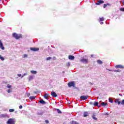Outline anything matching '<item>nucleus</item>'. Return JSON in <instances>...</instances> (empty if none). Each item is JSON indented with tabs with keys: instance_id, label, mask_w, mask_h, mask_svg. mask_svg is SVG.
<instances>
[{
	"instance_id": "obj_16",
	"label": "nucleus",
	"mask_w": 124,
	"mask_h": 124,
	"mask_svg": "<svg viewBox=\"0 0 124 124\" xmlns=\"http://www.w3.org/2000/svg\"><path fill=\"white\" fill-rule=\"evenodd\" d=\"M97 62L98 63V64H102V63H103V62H102L101 60H97Z\"/></svg>"
},
{
	"instance_id": "obj_50",
	"label": "nucleus",
	"mask_w": 124,
	"mask_h": 124,
	"mask_svg": "<svg viewBox=\"0 0 124 124\" xmlns=\"http://www.w3.org/2000/svg\"><path fill=\"white\" fill-rule=\"evenodd\" d=\"M109 71H111V70H109Z\"/></svg>"
},
{
	"instance_id": "obj_14",
	"label": "nucleus",
	"mask_w": 124,
	"mask_h": 124,
	"mask_svg": "<svg viewBox=\"0 0 124 124\" xmlns=\"http://www.w3.org/2000/svg\"><path fill=\"white\" fill-rule=\"evenodd\" d=\"M7 116L6 114H2L0 115V118H5Z\"/></svg>"
},
{
	"instance_id": "obj_22",
	"label": "nucleus",
	"mask_w": 124,
	"mask_h": 124,
	"mask_svg": "<svg viewBox=\"0 0 124 124\" xmlns=\"http://www.w3.org/2000/svg\"><path fill=\"white\" fill-rule=\"evenodd\" d=\"M50 60H52V57H49L46 58V61H50Z\"/></svg>"
},
{
	"instance_id": "obj_12",
	"label": "nucleus",
	"mask_w": 124,
	"mask_h": 124,
	"mask_svg": "<svg viewBox=\"0 0 124 124\" xmlns=\"http://www.w3.org/2000/svg\"><path fill=\"white\" fill-rule=\"evenodd\" d=\"M101 105L103 107H105V106H107V103H104V102H102L101 103Z\"/></svg>"
},
{
	"instance_id": "obj_13",
	"label": "nucleus",
	"mask_w": 124,
	"mask_h": 124,
	"mask_svg": "<svg viewBox=\"0 0 124 124\" xmlns=\"http://www.w3.org/2000/svg\"><path fill=\"white\" fill-rule=\"evenodd\" d=\"M40 103L41 104H46V102L43 99L39 101Z\"/></svg>"
},
{
	"instance_id": "obj_1",
	"label": "nucleus",
	"mask_w": 124,
	"mask_h": 124,
	"mask_svg": "<svg viewBox=\"0 0 124 124\" xmlns=\"http://www.w3.org/2000/svg\"><path fill=\"white\" fill-rule=\"evenodd\" d=\"M13 36L15 37L16 39H19V38H21V37H22V34L14 33L13 34Z\"/></svg>"
},
{
	"instance_id": "obj_4",
	"label": "nucleus",
	"mask_w": 124,
	"mask_h": 124,
	"mask_svg": "<svg viewBox=\"0 0 124 124\" xmlns=\"http://www.w3.org/2000/svg\"><path fill=\"white\" fill-rule=\"evenodd\" d=\"M88 97H89V96L87 95H82L80 97V98L82 100H86V99H88Z\"/></svg>"
},
{
	"instance_id": "obj_38",
	"label": "nucleus",
	"mask_w": 124,
	"mask_h": 124,
	"mask_svg": "<svg viewBox=\"0 0 124 124\" xmlns=\"http://www.w3.org/2000/svg\"><path fill=\"white\" fill-rule=\"evenodd\" d=\"M114 72H120V70H114Z\"/></svg>"
},
{
	"instance_id": "obj_48",
	"label": "nucleus",
	"mask_w": 124,
	"mask_h": 124,
	"mask_svg": "<svg viewBox=\"0 0 124 124\" xmlns=\"http://www.w3.org/2000/svg\"><path fill=\"white\" fill-rule=\"evenodd\" d=\"M91 57H93V55H91Z\"/></svg>"
},
{
	"instance_id": "obj_44",
	"label": "nucleus",
	"mask_w": 124,
	"mask_h": 124,
	"mask_svg": "<svg viewBox=\"0 0 124 124\" xmlns=\"http://www.w3.org/2000/svg\"><path fill=\"white\" fill-rule=\"evenodd\" d=\"M53 60H57V59H56V57H53Z\"/></svg>"
},
{
	"instance_id": "obj_2",
	"label": "nucleus",
	"mask_w": 124,
	"mask_h": 124,
	"mask_svg": "<svg viewBox=\"0 0 124 124\" xmlns=\"http://www.w3.org/2000/svg\"><path fill=\"white\" fill-rule=\"evenodd\" d=\"M7 124H15V121L14 119L10 118L7 122Z\"/></svg>"
},
{
	"instance_id": "obj_24",
	"label": "nucleus",
	"mask_w": 124,
	"mask_h": 124,
	"mask_svg": "<svg viewBox=\"0 0 124 124\" xmlns=\"http://www.w3.org/2000/svg\"><path fill=\"white\" fill-rule=\"evenodd\" d=\"M108 101L109 102H110L111 103H113V102H114V101H113V100H112L111 98H109L108 99Z\"/></svg>"
},
{
	"instance_id": "obj_39",
	"label": "nucleus",
	"mask_w": 124,
	"mask_h": 124,
	"mask_svg": "<svg viewBox=\"0 0 124 124\" xmlns=\"http://www.w3.org/2000/svg\"><path fill=\"white\" fill-rule=\"evenodd\" d=\"M45 123H46V124H49V121H48V120H46V121H45Z\"/></svg>"
},
{
	"instance_id": "obj_7",
	"label": "nucleus",
	"mask_w": 124,
	"mask_h": 124,
	"mask_svg": "<svg viewBox=\"0 0 124 124\" xmlns=\"http://www.w3.org/2000/svg\"><path fill=\"white\" fill-rule=\"evenodd\" d=\"M102 3H104V1L103 0H99L97 3H96V5H100V4H102Z\"/></svg>"
},
{
	"instance_id": "obj_10",
	"label": "nucleus",
	"mask_w": 124,
	"mask_h": 124,
	"mask_svg": "<svg viewBox=\"0 0 124 124\" xmlns=\"http://www.w3.org/2000/svg\"><path fill=\"white\" fill-rule=\"evenodd\" d=\"M115 68H124V66L122 65H117L115 66Z\"/></svg>"
},
{
	"instance_id": "obj_11",
	"label": "nucleus",
	"mask_w": 124,
	"mask_h": 124,
	"mask_svg": "<svg viewBox=\"0 0 124 124\" xmlns=\"http://www.w3.org/2000/svg\"><path fill=\"white\" fill-rule=\"evenodd\" d=\"M33 79V76H29V77H28V80H29V81H31Z\"/></svg>"
},
{
	"instance_id": "obj_18",
	"label": "nucleus",
	"mask_w": 124,
	"mask_h": 124,
	"mask_svg": "<svg viewBox=\"0 0 124 124\" xmlns=\"http://www.w3.org/2000/svg\"><path fill=\"white\" fill-rule=\"evenodd\" d=\"M89 116V113L88 112H85L84 113V117H88Z\"/></svg>"
},
{
	"instance_id": "obj_49",
	"label": "nucleus",
	"mask_w": 124,
	"mask_h": 124,
	"mask_svg": "<svg viewBox=\"0 0 124 124\" xmlns=\"http://www.w3.org/2000/svg\"><path fill=\"white\" fill-rule=\"evenodd\" d=\"M123 4L124 5V1H123Z\"/></svg>"
},
{
	"instance_id": "obj_19",
	"label": "nucleus",
	"mask_w": 124,
	"mask_h": 124,
	"mask_svg": "<svg viewBox=\"0 0 124 124\" xmlns=\"http://www.w3.org/2000/svg\"><path fill=\"white\" fill-rule=\"evenodd\" d=\"M29 56L28 54H24L23 56H22L23 59H26V58H28Z\"/></svg>"
},
{
	"instance_id": "obj_31",
	"label": "nucleus",
	"mask_w": 124,
	"mask_h": 124,
	"mask_svg": "<svg viewBox=\"0 0 124 124\" xmlns=\"http://www.w3.org/2000/svg\"><path fill=\"white\" fill-rule=\"evenodd\" d=\"M11 92H12V91L10 89H9L7 90V92L8 93H11Z\"/></svg>"
},
{
	"instance_id": "obj_46",
	"label": "nucleus",
	"mask_w": 124,
	"mask_h": 124,
	"mask_svg": "<svg viewBox=\"0 0 124 124\" xmlns=\"http://www.w3.org/2000/svg\"><path fill=\"white\" fill-rule=\"evenodd\" d=\"M94 116H95V113H93V116L94 117Z\"/></svg>"
},
{
	"instance_id": "obj_29",
	"label": "nucleus",
	"mask_w": 124,
	"mask_h": 124,
	"mask_svg": "<svg viewBox=\"0 0 124 124\" xmlns=\"http://www.w3.org/2000/svg\"><path fill=\"white\" fill-rule=\"evenodd\" d=\"M72 124H78V123L76 121H72Z\"/></svg>"
},
{
	"instance_id": "obj_30",
	"label": "nucleus",
	"mask_w": 124,
	"mask_h": 124,
	"mask_svg": "<svg viewBox=\"0 0 124 124\" xmlns=\"http://www.w3.org/2000/svg\"><path fill=\"white\" fill-rule=\"evenodd\" d=\"M7 88L8 89H11V85H10V84H8L7 86Z\"/></svg>"
},
{
	"instance_id": "obj_20",
	"label": "nucleus",
	"mask_w": 124,
	"mask_h": 124,
	"mask_svg": "<svg viewBox=\"0 0 124 124\" xmlns=\"http://www.w3.org/2000/svg\"><path fill=\"white\" fill-rule=\"evenodd\" d=\"M108 5H110V4L107 3V4H104V8H106Z\"/></svg>"
},
{
	"instance_id": "obj_51",
	"label": "nucleus",
	"mask_w": 124,
	"mask_h": 124,
	"mask_svg": "<svg viewBox=\"0 0 124 124\" xmlns=\"http://www.w3.org/2000/svg\"><path fill=\"white\" fill-rule=\"evenodd\" d=\"M119 95H122L121 94H119Z\"/></svg>"
},
{
	"instance_id": "obj_28",
	"label": "nucleus",
	"mask_w": 124,
	"mask_h": 124,
	"mask_svg": "<svg viewBox=\"0 0 124 124\" xmlns=\"http://www.w3.org/2000/svg\"><path fill=\"white\" fill-rule=\"evenodd\" d=\"M0 60L1 61H4V58L2 57L1 55H0Z\"/></svg>"
},
{
	"instance_id": "obj_41",
	"label": "nucleus",
	"mask_w": 124,
	"mask_h": 124,
	"mask_svg": "<svg viewBox=\"0 0 124 124\" xmlns=\"http://www.w3.org/2000/svg\"><path fill=\"white\" fill-rule=\"evenodd\" d=\"M93 120H96L97 119L96 117H95L94 116H93Z\"/></svg>"
},
{
	"instance_id": "obj_23",
	"label": "nucleus",
	"mask_w": 124,
	"mask_h": 124,
	"mask_svg": "<svg viewBox=\"0 0 124 124\" xmlns=\"http://www.w3.org/2000/svg\"><path fill=\"white\" fill-rule=\"evenodd\" d=\"M56 110L59 114H62V111L61 110L59 109H56Z\"/></svg>"
},
{
	"instance_id": "obj_52",
	"label": "nucleus",
	"mask_w": 124,
	"mask_h": 124,
	"mask_svg": "<svg viewBox=\"0 0 124 124\" xmlns=\"http://www.w3.org/2000/svg\"><path fill=\"white\" fill-rule=\"evenodd\" d=\"M1 0H0V1Z\"/></svg>"
},
{
	"instance_id": "obj_33",
	"label": "nucleus",
	"mask_w": 124,
	"mask_h": 124,
	"mask_svg": "<svg viewBox=\"0 0 124 124\" xmlns=\"http://www.w3.org/2000/svg\"><path fill=\"white\" fill-rule=\"evenodd\" d=\"M121 105H124V99L122 100V101L121 102Z\"/></svg>"
},
{
	"instance_id": "obj_17",
	"label": "nucleus",
	"mask_w": 124,
	"mask_h": 124,
	"mask_svg": "<svg viewBox=\"0 0 124 124\" xmlns=\"http://www.w3.org/2000/svg\"><path fill=\"white\" fill-rule=\"evenodd\" d=\"M31 73L32 74H36L37 73V71L32 70L31 71Z\"/></svg>"
},
{
	"instance_id": "obj_9",
	"label": "nucleus",
	"mask_w": 124,
	"mask_h": 124,
	"mask_svg": "<svg viewBox=\"0 0 124 124\" xmlns=\"http://www.w3.org/2000/svg\"><path fill=\"white\" fill-rule=\"evenodd\" d=\"M68 58H69V59L71 60V61H73L75 59V57H74V56H72V55H69Z\"/></svg>"
},
{
	"instance_id": "obj_36",
	"label": "nucleus",
	"mask_w": 124,
	"mask_h": 124,
	"mask_svg": "<svg viewBox=\"0 0 124 124\" xmlns=\"http://www.w3.org/2000/svg\"><path fill=\"white\" fill-rule=\"evenodd\" d=\"M17 76H18V77H22V74H17Z\"/></svg>"
},
{
	"instance_id": "obj_40",
	"label": "nucleus",
	"mask_w": 124,
	"mask_h": 124,
	"mask_svg": "<svg viewBox=\"0 0 124 124\" xmlns=\"http://www.w3.org/2000/svg\"><path fill=\"white\" fill-rule=\"evenodd\" d=\"M19 109H22V108H23V106H19Z\"/></svg>"
},
{
	"instance_id": "obj_26",
	"label": "nucleus",
	"mask_w": 124,
	"mask_h": 124,
	"mask_svg": "<svg viewBox=\"0 0 124 124\" xmlns=\"http://www.w3.org/2000/svg\"><path fill=\"white\" fill-rule=\"evenodd\" d=\"M35 98V96H31L30 97V99H34Z\"/></svg>"
},
{
	"instance_id": "obj_21",
	"label": "nucleus",
	"mask_w": 124,
	"mask_h": 124,
	"mask_svg": "<svg viewBox=\"0 0 124 124\" xmlns=\"http://www.w3.org/2000/svg\"><path fill=\"white\" fill-rule=\"evenodd\" d=\"M93 105H94V106H98V102H95L93 103Z\"/></svg>"
},
{
	"instance_id": "obj_47",
	"label": "nucleus",
	"mask_w": 124,
	"mask_h": 124,
	"mask_svg": "<svg viewBox=\"0 0 124 124\" xmlns=\"http://www.w3.org/2000/svg\"><path fill=\"white\" fill-rule=\"evenodd\" d=\"M105 115H108V114L107 113H106Z\"/></svg>"
},
{
	"instance_id": "obj_37",
	"label": "nucleus",
	"mask_w": 124,
	"mask_h": 124,
	"mask_svg": "<svg viewBox=\"0 0 124 124\" xmlns=\"http://www.w3.org/2000/svg\"><path fill=\"white\" fill-rule=\"evenodd\" d=\"M120 10L121 11H124V8H121V9H120Z\"/></svg>"
},
{
	"instance_id": "obj_45",
	"label": "nucleus",
	"mask_w": 124,
	"mask_h": 124,
	"mask_svg": "<svg viewBox=\"0 0 124 124\" xmlns=\"http://www.w3.org/2000/svg\"><path fill=\"white\" fill-rule=\"evenodd\" d=\"M100 24H101V25H102V24H103V22H101L100 23Z\"/></svg>"
},
{
	"instance_id": "obj_35",
	"label": "nucleus",
	"mask_w": 124,
	"mask_h": 124,
	"mask_svg": "<svg viewBox=\"0 0 124 124\" xmlns=\"http://www.w3.org/2000/svg\"><path fill=\"white\" fill-rule=\"evenodd\" d=\"M119 100H120V99H117L115 101V103H118V102H119Z\"/></svg>"
},
{
	"instance_id": "obj_8",
	"label": "nucleus",
	"mask_w": 124,
	"mask_h": 124,
	"mask_svg": "<svg viewBox=\"0 0 124 124\" xmlns=\"http://www.w3.org/2000/svg\"><path fill=\"white\" fill-rule=\"evenodd\" d=\"M51 95L52 96H53V97H57L58 96V95L55 92H51Z\"/></svg>"
},
{
	"instance_id": "obj_34",
	"label": "nucleus",
	"mask_w": 124,
	"mask_h": 124,
	"mask_svg": "<svg viewBox=\"0 0 124 124\" xmlns=\"http://www.w3.org/2000/svg\"><path fill=\"white\" fill-rule=\"evenodd\" d=\"M69 65H70V63H69V62H68L66 63V66L69 67Z\"/></svg>"
},
{
	"instance_id": "obj_3",
	"label": "nucleus",
	"mask_w": 124,
	"mask_h": 124,
	"mask_svg": "<svg viewBox=\"0 0 124 124\" xmlns=\"http://www.w3.org/2000/svg\"><path fill=\"white\" fill-rule=\"evenodd\" d=\"M80 62H82L83 63H88V62H89V61L88 60V59H82L80 60Z\"/></svg>"
},
{
	"instance_id": "obj_15",
	"label": "nucleus",
	"mask_w": 124,
	"mask_h": 124,
	"mask_svg": "<svg viewBox=\"0 0 124 124\" xmlns=\"http://www.w3.org/2000/svg\"><path fill=\"white\" fill-rule=\"evenodd\" d=\"M49 96V94L48 93H46L44 95V98L46 99H48V97Z\"/></svg>"
},
{
	"instance_id": "obj_42",
	"label": "nucleus",
	"mask_w": 124,
	"mask_h": 124,
	"mask_svg": "<svg viewBox=\"0 0 124 124\" xmlns=\"http://www.w3.org/2000/svg\"><path fill=\"white\" fill-rule=\"evenodd\" d=\"M117 103L118 105H120V104H121V101H118Z\"/></svg>"
},
{
	"instance_id": "obj_5",
	"label": "nucleus",
	"mask_w": 124,
	"mask_h": 124,
	"mask_svg": "<svg viewBox=\"0 0 124 124\" xmlns=\"http://www.w3.org/2000/svg\"><path fill=\"white\" fill-rule=\"evenodd\" d=\"M75 85V84L74 83V82H69V83H68V86L70 88L71 87H74Z\"/></svg>"
},
{
	"instance_id": "obj_43",
	"label": "nucleus",
	"mask_w": 124,
	"mask_h": 124,
	"mask_svg": "<svg viewBox=\"0 0 124 124\" xmlns=\"http://www.w3.org/2000/svg\"><path fill=\"white\" fill-rule=\"evenodd\" d=\"M90 104H91V105H93V103L92 102H91L90 103Z\"/></svg>"
},
{
	"instance_id": "obj_32",
	"label": "nucleus",
	"mask_w": 124,
	"mask_h": 124,
	"mask_svg": "<svg viewBox=\"0 0 124 124\" xmlns=\"http://www.w3.org/2000/svg\"><path fill=\"white\" fill-rule=\"evenodd\" d=\"M100 21H104V17L100 18Z\"/></svg>"
},
{
	"instance_id": "obj_27",
	"label": "nucleus",
	"mask_w": 124,
	"mask_h": 124,
	"mask_svg": "<svg viewBox=\"0 0 124 124\" xmlns=\"http://www.w3.org/2000/svg\"><path fill=\"white\" fill-rule=\"evenodd\" d=\"M15 110L14 109H10L9 110V112H10V113H12V112H14Z\"/></svg>"
},
{
	"instance_id": "obj_6",
	"label": "nucleus",
	"mask_w": 124,
	"mask_h": 124,
	"mask_svg": "<svg viewBox=\"0 0 124 124\" xmlns=\"http://www.w3.org/2000/svg\"><path fill=\"white\" fill-rule=\"evenodd\" d=\"M30 50H31V51H33L34 52H36V51H38L39 50V48L35 47H31Z\"/></svg>"
},
{
	"instance_id": "obj_25",
	"label": "nucleus",
	"mask_w": 124,
	"mask_h": 124,
	"mask_svg": "<svg viewBox=\"0 0 124 124\" xmlns=\"http://www.w3.org/2000/svg\"><path fill=\"white\" fill-rule=\"evenodd\" d=\"M27 75H28V73H25L21 76V78H24V76H27Z\"/></svg>"
}]
</instances>
